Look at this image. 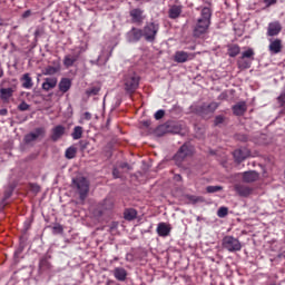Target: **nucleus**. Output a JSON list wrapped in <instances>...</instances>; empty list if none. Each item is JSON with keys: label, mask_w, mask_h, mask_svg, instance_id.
I'll list each match as a JSON object with an SVG mask.
<instances>
[{"label": "nucleus", "mask_w": 285, "mask_h": 285, "mask_svg": "<svg viewBox=\"0 0 285 285\" xmlns=\"http://www.w3.org/2000/svg\"><path fill=\"white\" fill-rule=\"evenodd\" d=\"M124 217L127 222H132L134 219H137V212L135 208H127L124 212Z\"/></svg>", "instance_id": "bb28decb"}, {"label": "nucleus", "mask_w": 285, "mask_h": 285, "mask_svg": "<svg viewBox=\"0 0 285 285\" xmlns=\"http://www.w3.org/2000/svg\"><path fill=\"white\" fill-rule=\"evenodd\" d=\"M234 189L237 193V195H239L240 197H248V195H250V193H253V189L250 187L242 185V184H236L234 186Z\"/></svg>", "instance_id": "aec40b11"}, {"label": "nucleus", "mask_w": 285, "mask_h": 285, "mask_svg": "<svg viewBox=\"0 0 285 285\" xmlns=\"http://www.w3.org/2000/svg\"><path fill=\"white\" fill-rule=\"evenodd\" d=\"M233 114L236 117H243V115L246 114V110H248V107L246 106L245 101H240L232 107Z\"/></svg>", "instance_id": "a211bd4d"}, {"label": "nucleus", "mask_w": 285, "mask_h": 285, "mask_svg": "<svg viewBox=\"0 0 285 285\" xmlns=\"http://www.w3.org/2000/svg\"><path fill=\"white\" fill-rule=\"evenodd\" d=\"M170 230H173V227H170L169 224L159 223L156 233L159 237H168V235H170Z\"/></svg>", "instance_id": "f3484780"}, {"label": "nucleus", "mask_w": 285, "mask_h": 285, "mask_svg": "<svg viewBox=\"0 0 285 285\" xmlns=\"http://www.w3.org/2000/svg\"><path fill=\"white\" fill-rule=\"evenodd\" d=\"M282 39L276 38L274 40H269L268 50L272 55H279L282 52Z\"/></svg>", "instance_id": "4468645a"}, {"label": "nucleus", "mask_w": 285, "mask_h": 285, "mask_svg": "<svg viewBox=\"0 0 285 285\" xmlns=\"http://www.w3.org/2000/svg\"><path fill=\"white\" fill-rule=\"evenodd\" d=\"M250 66H253V60H248V59H239L238 60V68H240L242 70H248V68H250Z\"/></svg>", "instance_id": "c756f323"}, {"label": "nucleus", "mask_w": 285, "mask_h": 285, "mask_svg": "<svg viewBox=\"0 0 285 285\" xmlns=\"http://www.w3.org/2000/svg\"><path fill=\"white\" fill-rule=\"evenodd\" d=\"M259 179V174L257 171H245L243 173V181L246 184H252L253 181H257Z\"/></svg>", "instance_id": "412c9836"}, {"label": "nucleus", "mask_w": 285, "mask_h": 285, "mask_svg": "<svg viewBox=\"0 0 285 285\" xmlns=\"http://www.w3.org/2000/svg\"><path fill=\"white\" fill-rule=\"evenodd\" d=\"M52 268V265L49 263L47 257H42L39 262V271L43 273L45 271H50Z\"/></svg>", "instance_id": "cd10ccee"}, {"label": "nucleus", "mask_w": 285, "mask_h": 285, "mask_svg": "<svg viewBox=\"0 0 285 285\" xmlns=\"http://www.w3.org/2000/svg\"><path fill=\"white\" fill-rule=\"evenodd\" d=\"M0 115L6 117V115H8V109H0Z\"/></svg>", "instance_id": "603ef678"}, {"label": "nucleus", "mask_w": 285, "mask_h": 285, "mask_svg": "<svg viewBox=\"0 0 285 285\" xmlns=\"http://www.w3.org/2000/svg\"><path fill=\"white\" fill-rule=\"evenodd\" d=\"M114 276L118 282H126V277H128V272L124 269V267H116L114 269Z\"/></svg>", "instance_id": "4be33fe9"}, {"label": "nucleus", "mask_w": 285, "mask_h": 285, "mask_svg": "<svg viewBox=\"0 0 285 285\" xmlns=\"http://www.w3.org/2000/svg\"><path fill=\"white\" fill-rule=\"evenodd\" d=\"M227 52L229 57H237V55L242 52V49L239 48V45H229L227 47Z\"/></svg>", "instance_id": "c85d7f7f"}, {"label": "nucleus", "mask_w": 285, "mask_h": 285, "mask_svg": "<svg viewBox=\"0 0 285 285\" xmlns=\"http://www.w3.org/2000/svg\"><path fill=\"white\" fill-rule=\"evenodd\" d=\"M222 246L225 250H228V253H237L242 250V242L233 236H225Z\"/></svg>", "instance_id": "7ed1b4c3"}, {"label": "nucleus", "mask_w": 285, "mask_h": 285, "mask_svg": "<svg viewBox=\"0 0 285 285\" xmlns=\"http://www.w3.org/2000/svg\"><path fill=\"white\" fill-rule=\"evenodd\" d=\"M121 168H129L128 164H122Z\"/></svg>", "instance_id": "5fc2aeb1"}, {"label": "nucleus", "mask_w": 285, "mask_h": 285, "mask_svg": "<svg viewBox=\"0 0 285 285\" xmlns=\"http://www.w3.org/2000/svg\"><path fill=\"white\" fill-rule=\"evenodd\" d=\"M242 59H247L249 61H255V51L253 49H247L242 53Z\"/></svg>", "instance_id": "2f4dec72"}, {"label": "nucleus", "mask_w": 285, "mask_h": 285, "mask_svg": "<svg viewBox=\"0 0 285 285\" xmlns=\"http://www.w3.org/2000/svg\"><path fill=\"white\" fill-rule=\"evenodd\" d=\"M65 156H66L67 159H75V157H77V148H75V147H69V148L66 150Z\"/></svg>", "instance_id": "72a5a7b5"}, {"label": "nucleus", "mask_w": 285, "mask_h": 285, "mask_svg": "<svg viewBox=\"0 0 285 285\" xmlns=\"http://www.w3.org/2000/svg\"><path fill=\"white\" fill-rule=\"evenodd\" d=\"M72 139L77 140V139H81V137H83V127L81 126H77L73 128V131L71 134Z\"/></svg>", "instance_id": "7c9ffc66"}, {"label": "nucleus", "mask_w": 285, "mask_h": 285, "mask_svg": "<svg viewBox=\"0 0 285 285\" xmlns=\"http://www.w3.org/2000/svg\"><path fill=\"white\" fill-rule=\"evenodd\" d=\"M174 179L175 181H181V175H175Z\"/></svg>", "instance_id": "864d4df0"}, {"label": "nucleus", "mask_w": 285, "mask_h": 285, "mask_svg": "<svg viewBox=\"0 0 285 285\" xmlns=\"http://www.w3.org/2000/svg\"><path fill=\"white\" fill-rule=\"evenodd\" d=\"M217 108H219L218 102H210V104L205 102L199 107V112L200 115H213V112H215Z\"/></svg>", "instance_id": "ddd939ff"}, {"label": "nucleus", "mask_w": 285, "mask_h": 285, "mask_svg": "<svg viewBox=\"0 0 285 285\" xmlns=\"http://www.w3.org/2000/svg\"><path fill=\"white\" fill-rule=\"evenodd\" d=\"M30 14H32V11L27 10L22 13V19H28V17H30Z\"/></svg>", "instance_id": "09e8293b"}, {"label": "nucleus", "mask_w": 285, "mask_h": 285, "mask_svg": "<svg viewBox=\"0 0 285 285\" xmlns=\"http://www.w3.org/2000/svg\"><path fill=\"white\" fill-rule=\"evenodd\" d=\"M264 3L266 4V8H271V6L277 3V0H264Z\"/></svg>", "instance_id": "c03bdc74"}, {"label": "nucleus", "mask_w": 285, "mask_h": 285, "mask_svg": "<svg viewBox=\"0 0 285 285\" xmlns=\"http://www.w3.org/2000/svg\"><path fill=\"white\" fill-rule=\"evenodd\" d=\"M124 86L126 92H128V95H132V92L139 88V76H137V73H129L125 76Z\"/></svg>", "instance_id": "20e7f679"}, {"label": "nucleus", "mask_w": 285, "mask_h": 285, "mask_svg": "<svg viewBox=\"0 0 285 285\" xmlns=\"http://www.w3.org/2000/svg\"><path fill=\"white\" fill-rule=\"evenodd\" d=\"M18 109H20L22 112L26 110H30V105H28V102L22 101L19 106Z\"/></svg>", "instance_id": "ea45409f"}, {"label": "nucleus", "mask_w": 285, "mask_h": 285, "mask_svg": "<svg viewBox=\"0 0 285 285\" xmlns=\"http://www.w3.org/2000/svg\"><path fill=\"white\" fill-rule=\"evenodd\" d=\"M207 193H219V190H223L222 186H208L206 188Z\"/></svg>", "instance_id": "e433bc0d"}, {"label": "nucleus", "mask_w": 285, "mask_h": 285, "mask_svg": "<svg viewBox=\"0 0 285 285\" xmlns=\"http://www.w3.org/2000/svg\"><path fill=\"white\" fill-rule=\"evenodd\" d=\"M282 32V23L279 21H273L268 23L267 37H277Z\"/></svg>", "instance_id": "9b49d317"}, {"label": "nucleus", "mask_w": 285, "mask_h": 285, "mask_svg": "<svg viewBox=\"0 0 285 285\" xmlns=\"http://www.w3.org/2000/svg\"><path fill=\"white\" fill-rule=\"evenodd\" d=\"M57 87V78H46L45 82L42 83V90H52V88Z\"/></svg>", "instance_id": "393cba45"}, {"label": "nucleus", "mask_w": 285, "mask_h": 285, "mask_svg": "<svg viewBox=\"0 0 285 285\" xmlns=\"http://www.w3.org/2000/svg\"><path fill=\"white\" fill-rule=\"evenodd\" d=\"M22 88L26 90H30L32 86H35V82H32V77H30V73H24L21 79Z\"/></svg>", "instance_id": "5701e85b"}, {"label": "nucleus", "mask_w": 285, "mask_h": 285, "mask_svg": "<svg viewBox=\"0 0 285 285\" xmlns=\"http://www.w3.org/2000/svg\"><path fill=\"white\" fill-rule=\"evenodd\" d=\"M129 14L131 17V22L136 23V26H141V23H144V19H146L144 10L141 9H132Z\"/></svg>", "instance_id": "6e6552de"}, {"label": "nucleus", "mask_w": 285, "mask_h": 285, "mask_svg": "<svg viewBox=\"0 0 285 285\" xmlns=\"http://www.w3.org/2000/svg\"><path fill=\"white\" fill-rule=\"evenodd\" d=\"M228 215V208L227 207H220L217 212V216L220 218L226 217Z\"/></svg>", "instance_id": "c9c22d12"}, {"label": "nucleus", "mask_w": 285, "mask_h": 285, "mask_svg": "<svg viewBox=\"0 0 285 285\" xmlns=\"http://www.w3.org/2000/svg\"><path fill=\"white\" fill-rule=\"evenodd\" d=\"M112 208V202L110 199H105L102 204V210H110Z\"/></svg>", "instance_id": "4c0bfd02"}, {"label": "nucleus", "mask_w": 285, "mask_h": 285, "mask_svg": "<svg viewBox=\"0 0 285 285\" xmlns=\"http://www.w3.org/2000/svg\"><path fill=\"white\" fill-rule=\"evenodd\" d=\"M12 88H2L0 90V97L4 100L10 99L12 97Z\"/></svg>", "instance_id": "473e14b6"}, {"label": "nucleus", "mask_w": 285, "mask_h": 285, "mask_svg": "<svg viewBox=\"0 0 285 285\" xmlns=\"http://www.w3.org/2000/svg\"><path fill=\"white\" fill-rule=\"evenodd\" d=\"M81 52H83V48L78 47L73 50L72 53L65 56L63 66L66 68H72L77 61H79V57H81Z\"/></svg>", "instance_id": "39448f33"}, {"label": "nucleus", "mask_w": 285, "mask_h": 285, "mask_svg": "<svg viewBox=\"0 0 285 285\" xmlns=\"http://www.w3.org/2000/svg\"><path fill=\"white\" fill-rule=\"evenodd\" d=\"M164 115H166V111H164V109H159V110L156 111V114H155V119H157V120L164 119Z\"/></svg>", "instance_id": "a19ab883"}, {"label": "nucleus", "mask_w": 285, "mask_h": 285, "mask_svg": "<svg viewBox=\"0 0 285 285\" xmlns=\"http://www.w3.org/2000/svg\"><path fill=\"white\" fill-rule=\"evenodd\" d=\"M213 17V11L210 8L204 7L200 11V17L196 20L194 26V37H202V35H206L208 32V28H210V19Z\"/></svg>", "instance_id": "f257e3e1"}, {"label": "nucleus", "mask_w": 285, "mask_h": 285, "mask_svg": "<svg viewBox=\"0 0 285 285\" xmlns=\"http://www.w3.org/2000/svg\"><path fill=\"white\" fill-rule=\"evenodd\" d=\"M86 94L90 97L92 95H99V88L97 87H92V88H89Z\"/></svg>", "instance_id": "58836bf2"}, {"label": "nucleus", "mask_w": 285, "mask_h": 285, "mask_svg": "<svg viewBox=\"0 0 285 285\" xmlns=\"http://www.w3.org/2000/svg\"><path fill=\"white\" fill-rule=\"evenodd\" d=\"M144 37V30L137 29V28H131L129 32H127V41L129 43H137Z\"/></svg>", "instance_id": "1a4fd4ad"}, {"label": "nucleus", "mask_w": 285, "mask_h": 285, "mask_svg": "<svg viewBox=\"0 0 285 285\" xmlns=\"http://www.w3.org/2000/svg\"><path fill=\"white\" fill-rule=\"evenodd\" d=\"M53 230H55L56 233H63V227H62L61 225H55V226H53Z\"/></svg>", "instance_id": "49530a36"}, {"label": "nucleus", "mask_w": 285, "mask_h": 285, "mask_svg": "<svg viewBox=\"0 0 285 285\" xmlns=\"http://www.w3.org/2000/svg\"><path fill=\"white\" fill-rule=\"evenodd\" d=\"M112 175H114L115 179H119V177H120V176H119V169L114 168Z\"/></svg>", "instance_id": "8fccbe9b"}, {"label": "nucleus", "mask_w": 285, "mask_h": 285, "mask_svg": "<svg viewBox=\"0 0 285 285\" xmlns=\"http://www.w3.org/2000/svg\"><path fill=\"white\" fill-rule=\"evenodd\" d=\"M73 184L77 188V191L80 196V200L86 202L88 193L90 191V183L85 177H79L73 179Z\"/></svg>", "instance_id": "f03ea898"}, {"label": "nucleus", "mask_w": 285, "mask_h": 285, "mask_svg": "<svg viewBox=\"0 0 285 285\" xmlns=\"http://www.w3.org/2000/svg\"><path fill=\"white\" fill-rule=\"evenodd\" d=\"M250 157V151L248 149H236L234 151V158L238 164H242L244 159H248Z\"/></svg>", "instance_id": "6ab92c4d"}, {"label": "nucleus", "mask_w": 285, "mask_h": 285, "mask_svg": "<svg viewBox=\"0 0 285 285\" xmlns=\"http://www.w3.org/2000/svg\"><path fill=\"white\" fill-rule=\"evenodd\" d=\"M57 72H59V67L48 66L45 69V75H57Z\"/></svg>", "instance_id": "f704fd0d"}, {"label": "nucleus", "mask_w": 285, "mask_h": 285, "mask_svg": "<svg viewBox=\"0 0 285 285\" xmlns=\"http://www.w3.org/2000/svg\"><path fill=\"white\" fill-rule=\"evenodd\" d=\"M226 99H228V95H226L225 92H223V94H220V95L218 96V100H219V101H224V100H226Z\"/></svg>", "instance_id": "de8ad7c7"}, {"label": "nucleus", "mask_w": 285, "mask_h": 285, "mask_svg": "<svg viewBox=\"0 0 285 285\" xmlns=\"http://www.w3.org/2000/svg\"><path fill=\"white\" fill-rule=\"evenodd\" d=\"M111 55H112V49L104 48L97 59L98 66H106V63H108V59H110Z\"/></svg>", "instance_id": "dca6fc26"}, {"label": "nucleus", "mask_w": 285, "mask_h": 285, "mask_svg": "<svg viewBox=\"0 0 285 285\" xmlns=\"http://www.w3.org/2000/svg\"><path fill=\"white\" fill-rule=\"evenodd\" d=\"M183 9L184 7L177 6V4H174L173 7H170L169 19H179V17L181 16Z\"/></svg>", "instance_id": "b1692460"}, {"label": "nucleus", "mask_w": 285, "mask_h": 285, "mask_svg": "<svg viewBox=\"0 0 285 285\" xmlns=\"http://www.w3.org/2000/svg\"><path fill=\"white\" fill-rule=\"evenodd\" d=\"M193 147L188 144L183 145L177 154L174 156L175 161L181 164L186 157H190L193 155Z\"/></svg>", "instance_id": "0eeeda50"}, {"label": "nucleus", "mask_w": 285, "mask_h": 285, "mask_svg": "<svg viewBox=\"0 0 285 285\" xmlns=\"http://www.w3.org/2000/svg\"><path fill=\"white\" fill-rule=\"evenodd\" d=\"M277 101H278L279 106H282V107L285 106V92H282V94L277 97Z\"/></svg>", "instance_id": "79ce46f5"}, {"label": "nucleus", "mask_w": 285, "mask_h": 285, "mask_svg": "<svg viewBox=\"0 0 285 285\" xmlns=\"http://www.w3.org/2000/svg\"><path fill=\"white\" fill-rule=\"evenodd\" d=\"M141 124L144 128H150V120H144Z\"/></svg>", "instance_id": "3c124183"}, {"label": "nucleus", "mask_w": 285, "mask_h": 285, "mask_svg": "<svg viewBox=\"0 0 285 285\" xmlns=\"http://www.w3.org/2000/svg\"><path fill=\"white\" fill-rule=\"evenodd\" d=\"M195 53H188L186 51H177L175 53V61L177 63H186V61H193Z\"/></svg>", "instance_id": "f8f14e48"}, {"label": "nucleus", "mask_w": 285, "mask_h": 285, "mask_svg": "<svg viewBox=\"0 0 285 285\" xmlns=\"http://www.w3.org/2000/svg\"><path fill=\"white\" fill-rule=\"evenodd\" d=\"M3 77V69L0 67V78Z\"/></svg>", "instance_id": "6e6d98bb"}, {"label": "nucleus", "mask_w": 285, "mask_h": 285, "mask_svg": "<svg viewBox=\"0 0 285 285\" xmlns=\"http://www.w3.org/2000/svg\"><path fill=\"white\" fill-rule=\"evenodd\" d=\"M72 86V81L68 78H62L59 82V90L60 92H68Z\"/></svg>", "instance_id": "a878e982"}, {"label": "nucleus", "mask_w": 285, "mask_h": 285, "mask_svg": "<svg viewBox=\"0 0 285 285\" xmlns=\"http://www.w3.org/2000/svg\"><path fill=\"white\" fill-rule=\"evenodd\" d=\"M43 135H46V129L37 128L33 132L24 136V142L32 144V141H37V139H39V137H43Z\"/></svg>", "instance_id": "9d476101"}, {"label": "nucleus", "mask_w": 285, "mask_h": 285, "mask_svg": "<svg viewBox=\"0 0 285 285\" xmlns=\"http://www.w3.org/2000/svg\"><path fill=\"white\" fill-rule=\"evenodd\" d=\"M157 32H159V24L151 22L144 27L142 36L145 37L146 41H155Z\"/></svg>", "instance_id": "423d86ee"}, {"label": "nucleus", "mask_w": 285, "mask_h": 285, "mask_svg": "<svg viewBox=\"0 0 285 285\" xmlns=\"http://www.w3.org/2000/svg\"><path fill=\"white\" fill-rule=\"evenodd\" d=\"M224 121V116H216L215 126H219Z\"/></svg>", "instance_id": "a18cd8bd"}, {"label": "nucleus", "mask_w": 285, "mask_h": 285, "mask_svg": "<svg viewBox=\"0 0 285 285\" xmlns=\"http://www.w3.org/2000/svg\"><path fill=\"white\" fill-rule=\"evenodd\" d=\"M90 119H92V114L86 111L82 117H81V120L82 121H90Z\"/></svg>", "instance_id": "37998d69"}, {"label": "nucleus", "mask_w": 285, "mask_h": 285, "mask_svg": "<svg viewBox=\"0 0 285 285\" xmlns=\"http://www.w3.org/2000/svg\"><path fill=\"white\" fill-rule=\"evenodd\" d=\"M63 135H66V127L58 125V126L53 127L51 130V140L59 141V139H61V137H63Z\"/></svg>", "instance_id": "2eb2a0df"}]
</instances>
